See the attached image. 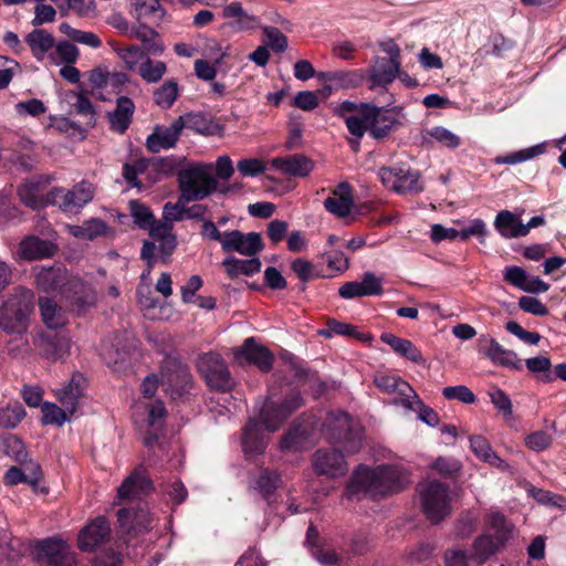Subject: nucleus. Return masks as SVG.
<instances>
[{
    "label": "nucleus",
    "mask_w": 566,
    "mask_h": 566,
    "mask_svg": "<svg viewBox=\"0 0 566 566\" xmlns=\"http://www.w3.org/2000/svg\"><path fill=\"white\" fill-rule=\"evenodd\" d=\"M283 424V394L270 389L258 416L250 417L241 429V448L248 460L262 455L269 444L270 434Z\"/></svg>",
    "instance_id": "nucleus-1"
},
{
    "label": "nucleus",
    "mask_w": 566,
    "mask_h": 566,
    "mask_svg": "<svg viewBox=\"0 0 566 566\" xmlns=\"http://www.w3.org/2000/svg\"><path fill=\"white\" fill-rule=\"evenodd\" d=\"M217 179L201 165L181 169L178 172L179 201L176 203L167 202L164 206L163 218L170 223L182 221L186 218V212H184L186 207L180 206V201L203 200L217 190Z\"/></svg>",
    "instance_id": "nucleus-2"
},
{
    "label": "nucleus",
    "mask_w": 566,
    "mask_h": 566,
    "mask_svg": "<svg viewBox=\"0 0 566 566\" xmlns=\"http://www.w3.org/2000/svg\"><path fill=\"white\" fill-rule=\"evenodd\" d=\"M405 484L402 472L392 465H379L370 469L359 465L347 482L348 495L368 494L370 496H385L399 492Z\"/></svg>",
    "instance_id": "nucleus-3"
},
{
    "label": "nucleus",
    "mask_w": 566,
    "mask_h": 566,
    "mask_svg": "<svg viewBox=\"0 0 566 566\" xmlns=\"http://www.w3.org/2000/svg\"><path fill=\"white\" fill-rule=\"evenodd\" d=\"M33 308V291L22 285L12 287L0 306V329L7 334H22Z\"/></svg>",
    "instance_id": "nucleus-4"
},
{
    "label": "nucleus",
    "mask_w": 566,
    "mask_h": 566,
    "mask_svg": "<svg viewBox=\"0 0 566 566\" xmlns=\"http://www.w3.org/2000/svg\"><path fill=\"white\" fill-rule=\"evenodd\" d=\"M323 431L328 442L343 444L347 454H354L361 448V428L344 411L328 412Z\"/></svg>",
    "instance_id": "nucleus-5"
},
{
    "label": "nucleus",
    "mask_w": 566,
    "mask_h": 566,
    "mask_svg": "<svg viewBox=\"0 0 566 566\" xmlns=\"http://www.w3.org/2000/svg\"><path fill=\"white\" fill-rule=\"evenodd\" d=\"M160 386L172 401L189 400L193 387V377L187 364L178 358L167 357L160 366Z\"/></svg>",
    "instance_id": "nucleus-6"
},
{
    "label": "nucleus",
    "mask_w": 566,
    "mask_h": 566,
    "mask_svg": "<svg viewBox=\"0 0 566 566\" xmlns=\"http://www.w3.org/2000/svg\"><path fill=\"white\" fill-rule=\"evenodd\" d=\"M418 492L422 511L427 518L437 524L451 513L452 495L447 484L439 481H424Z\"/></svg>",
    "instance_id": "nucleus-7"
},
{
    "label": "nucleus",
    "mask_w": 566,
    "mask_h": 566,
    "mask_svg": "<svg viewBox=\"0 0 566 566\" xmlns=\"http://www.w3.org/2000/svg\"><path fill=\"white\" fill-rule=\"evenodd\" d=\"M197 368L210 390L230 392L235 380L222 356L218 353H206L198 358Z\"/></svg>",
    "instance_id": "nucleus-8"
},
{
    "label": "nucleus",
    "mask_w": 566,
    "mask_h": 566,
    "mask_svg": "<svg viewBox=\"0 0 566 566\" xmlns=\"http://www.w3.org/2000/svg\"><path fill=\"white\" fill-rule=\"evenodd\" d=\"M34 554L41 566H77L76 554L60 537H46L36 541Z\"/></svg>",
    "instance_id": "nucleus-9"
},
{
    "label": "nucleus",
    "mask_w": 566,
    "mask_h": 566,
    "mask_svg": "<svg viewBox=\"0 0 566 566\" xmlns=\"http://www.w3.org/2000/svg\"><path fill=\"white\" fill-rule=\"evenodd\" d=\"M94 198V189L85 181L76 184L72 189L54 187L46 193L50 206H56L63 212H77Z\"/></svg>",
    "instance_id": "nucleus-10"
},
{
    "label": "nucleus",
    "mask_w": 566,
    "mask_h": 566,
    "mask_svg": "<svg viewBox=\"0 0 566 566\" xmlns=\"http://www.w3.org/2000/svg\"><path fill=\"white\" fill-rule=\"evenodd\" d=\"M61 298L66 307L76 315H82L93 308L96 304V292L93 286L84 280L71 276L62 290Z\"/></svg>",
    "instance_id": "nucleus-11"
},
{
    "label": "nucleus",
    "mask_w": 566,
    "mask_h": 566,
    "mask_svg": "<svg viewBox=\"0 0 566 566\" xmlns=\"http://www.w3.org/2000/svg\"><path fill=\"white\" fill-rule=\"evenodd\" d=\"M374 382L382 392L394 396L391 403L402 407L405 410H412L415 402L420 403L418 395L412 387L397 375L377 374Z\"/></svg>",
    "instance_id": "nucleus-12"
},
{
    "label": "nucleus",
    "mask_w": 566,
    "mask_h": 566,
    "mask_svg": "<svg viewBox=\"0 0 566 566\" xmlns=\"http://www.w3.org/2000/svg\"><path fill=\"white\" fill-rule=\"evenodd\" d=\"M378 176L385 187L400 193L420 192L422 186L419 182L417 171L406 167H382Z\"/></svg>",
    "instance_id": "nucleus-13"
},
{
    "label": "nucleus",
    "mask_w": 566,
    "mask_h": 566,
    "mask_svg": "<svg viewBox=\"0 0 566 566\" xmlns=\"http://www.w3.org/2000/svg\"><path fill=\"white\" fill-rule=\"evenodd\" d=\"M233 354L234 359L242 366L253 365L263 373L270 371L273 367V353L266 346L256 343L254 337L247 338Z\"/></svg>",
    "instance_id": "nucleus-14"
},
{
    "label": "nucleus",
    "mask_w": 566,
    "mask_h": 566,
    "mask_svg": "<svg viewBox=\"0 0 566 566\" xmlns=\"http://www.w3.org/2000/svg\"><path fill=\"white\" fill-rule=\"evenodd\" d=\"M111 524L104 515L88 521L77 535V547L82 552L92 553L111 541Z\"/></svg>",
    "instance_id": "nucleus-15"
},
{
    "label": "nucleus",
    "mask_w": 566,
    "mask_h": 566,
    "mask_svg": "<svg viewBox=\"0 0 566 566\" xmlns=\"http://www.w3.org/2000/svg\"><path fill=\"white\" fill-rule=\"evenodd\" d=\"M312 465L317 474L331 479L344 476L348 471L344 454L335 448L316 450L312 457Z\"/></svg>",
    "instance_id": "nucleus-16"
},
{
    "label": "nucleus",
    "mask_w": 566,
    "mask_h": 566,
    "mask_svg": "<svg viewBox=\"0 0 566 566\" xmlns=\"http://www.w3.org/2000/svg\"><path fill=\"white\" fill-rule=\"evenodd\" d=\"M478 350L493 364L513 369H521V360L516 353L504 348L497 340L488 334H481L478 338Z\"/></svg>",
    "instance_id": "nucleus-17"
},
{
    "label": "nucleus",
    "mask_w": 566,
    "mask_h": 566,
    "mask_svg": "<svg viewBox=\"0 0 566 566\" xmlns=\"http://www.w3.org/2000/svg\"><path fill=\"white\" fill-rule=\"evenodd\" d=\"M221 247L224 252L235 251L247 256H254L263 249V243L258 232L244 234L239 230H232L223 232Z\"/></svg>",
    "instance_id": "nucleus-18"
},
{
    "label": "nucleus",
    "mask_w": 566,
    "mask_h": 566,
    "mask_svg": "<svg viewBox=\"0 0 566 566\" xmlns=\"http://www.w3.org/2000/svg\"><path fill=\"white\" fill-rule=\"evenodd\" d=\"M154 491V484L144 465L136 467L117 489L119 500H129L147 495Z\"/></svg>",
    "instance_id": "nucleus-19"
},
{
    "label": "nucleus",
    "mask_w": 566,
    "mask_h": 566,
    "mask_svg": "<svg viewBox=\"0 0 566 566\" xmlns=\"http://www.w3.org/2000/svg\"><path fill=\"white\" fill-rule=\"evenodd\" d=\"M366 119L369 123V135L375 139L388 136L399 124L390 109L367 104Z\"/></svg>",
    "instance_id": "nucleus-20"
},
{
    "label": "nucleus",
    "mask_w": 566,
    "mask_h": 566,
    "mask_svg": "<svg viewBox=\"0 0 566 566\" xmlns=\"http://www.w3.org/2000/svg\"><path fill=\"white\" fill-rule=\"evenodd\" d=\"M71 276L65 266L54 264L49 268L42 266L38 269L34 281L40 291L44 293L57 292L61 295L63 287Z\"/></svg>",
    "instance_id": "nucleus-21"
},
{
    "label": "nucleus",
    "mask_w": 566,
    "mask_h": 566,
    "mask_svg": "<svg viewBox=\"0 0 566 566\" xmlns=\"http://www.w3.org/2000/svg\"><path fill=\"white\" fill-rule=\"evenodd\" d=\"M184 129L181 118H177L168 127H156L146 139V147L150 153H159L176 145Z\"/></svg>",
    "instance_id": "nucleus-22"
},
{
    "label": "nucleus",
    "mask_w": 566,
    "mask_h": 566,
    "mask_svg": "<svg viewBox=\"0 0 566 566\" xmlns=\"http://www.w3.org/2000/svg\"><path fill=\"white\" fill-rule=\"evenodd\" d=\"M117 523L123 533L137 534L150 527L148 511L142 506L122 507L117 511Z\"/></svg>",
    "instance_id": "nucleus-23"
},
{
    "label": "nucleus",
    "mask_w": 566,
    "mask_h": 566,
    "mask_svg": "<svg viewBox=\"0 0 566 566\" xmlns=\"http://www.w3.org/2000/svg\"><path fill=\"white\" fill-rule=\"evenodd\" d=\"M158 242L159 244L156 247L155 242L145 240L140 250V259L148 265V273H150L157 261L156 251H158L160 261L167 264L178 244L176 235L166 237L163 240H158Z\"/></svg>",
    "instance_id": "nucleus-24"
},
{
    "label": "nucleus",
    "mask_w": 566,
    "mask_h": 566,
    "mask_svg": "<svg viewBox=\"0 0 566 566\" xmlns=\"http://www.w3.org/2000/svg\"><path fill=\"white\" fill-rule=\"evenodd\" d=\"M135 108V103L130 97H117L115 109L107 113L109 129L119 135L125 134L133 122Z\"/></svg>",
    "instance_id": "nucleus-25"
},
{
    "label": "nucleus",
    "mask_w": 566,
    "mask_h": 566,
    "mask_svg": "<svg viewBox=\"0 0 566 566\" xmlns=\"http://www.w3.org/2000/svg\"><path fill=\"white\" fill-rule=\"evenodd\" d=\"M398 67L396 64L388 61L386 57L376 56L373 59L371 64L367 69V75L370 82V90L376 87H387L392 83L397 76Z\"/></svg>",
    "instance_id": "nucleus-26"
},
{
    "label": "nucleus",
    "mask_w": 566,
    "mask_h": 566,
    "mask_svg": "<svg viewBox=\"0 0 566 566\" xmlns=\"http://www.w3.org/2000/svg\"><path fill=\"white\" fill-rule=\"evenodd\" d=\"M184 123V128L191 129L205 136L221 135L223 126L217 123L213 117L207 113H187L179 116Z\"/></svg>",
    "instance_id": "nucleus-27"
},
{
    "label": "nucleus",
    "mask_w": 566,
    "mask_h": 566,
    "mask_svg": "<svg viewBox=\"0 0 566 566\" xmlns=\"http://www.w3.org/2000/svg\"><path fill=\"white\" fill-rule=\"evenodd\" d=\"M84 390L85 378L81 373H75L66 386L56 390L55 397L70 413H74Z\"/></svg>",
    "instance_id": "nucleus-28"
},
{
    "label": "nucleus",
    "mask_w": 566,
    "mask_h": 566,
    "mask_svg": "<svg viewBox=\"0 0 566 566\" xmlns=\"http://www.w3.org/2000/svg\"><path fill=\"white\" fill-rule=\"evenodd\" d=\"M353 205L352 187L347 182H342L324 201L326 210L339 218L348 216Z\"/></svg>",
    "instance_id": "nucleus-29"
},
{
    "label": "nucleus",
    "mask_w": 566,
    "mask_h": 566,
    "mask_svg": "<svg viewBox=\"0 0 566 566\" xmlns=\"http://www.w3.org/2000/svg\"><path fill=\"white\" fill-rule=\"evenodd\" d=\"M56 247L44 239L30 235L24 238L19 244L20 256L24 260H38L52 256Z\"/></svg>",
    "instance_id": "nucleus-30"
},
{
    "label": "nucleus",
    "mask_w": 566,
    "mask_h": 566,
    "mask_svg": "<svg viewBox=\"0 0 566 566\" xmlns=\"http://www.w3.org/2000/svg\"><path fill=\"white\" fill-rule=\"evenodd\" d=\"M286 374L292 375L295 378L297 387L304 391L314 389L316 385L317 389L314 390L315 394H321L324 390V384L319 381L316 374L303 369L298 366L294 357L285 354V375Z\"/></svg>",
    "instance_id": "nucleus-31"
},
{
    "label": "nucleus",
    "mask_w": 566,
    "mask_h": 566,
    "mask_svg": "<svg viewBox=\"0 0 566 566\" xmlns=\"http://www.w3.org/2000/svg\"><path fill=\"white\" fill-rule=\"evenodd\" d=\"M494 227L505 239L525 237L527 234V229L521 219L509 210H502L496 214Z\"/></svg>",
    "instance_id": "nucleus-32"
},
{
    "label": "nucleus",
    "mask_w": 566,
    "mask_h": 566,
    "mask_svg": "<svg viewBox=\"0 0 566 566\" xmlns=\"http://www.w3.org/2000/svg\"><path fill=\"white\" fill-rule=\"evenodd\" d=\"M39 308L43 323L48 328L56 329L67 323L65 311L50 297L39 298Z\"/></svg>",
    "instance_id": "nucleus-33"
},
{
    "label": "nucleus",
    "mask_w": 566,
    "mask_h": 566,
    "mask_svg": "<svg viewBox=\"0 0 566 566\" xmlns=\"http://www.w3.org/2000/svg\"><path fill=\"white\" fill-rule=\"evenodd\" d=\"M470 448L480 460L490 465L496 467L502 471L510 469V465L493 451L490 442L484 437L472 436L470 438Z\"/></svg>",
    "instance_id": "nucleus-34"
},
{
    "label": "nucleus",
    "mask_w": 566,
    "mask_h": 566,
    "mask_svg": "<svg viewBox=\"0 0 566 566\" xmlns=\"http://www.w3.org/2000/svg\"><path fill=\"white\" fill-rule=\"evenodd\" d=\"M380 339L398 355L417 364L424 363L421 352L409 339L400 338L391 333H384Z\"/></svg>",
    "instance_id": "nucleus-35"
},
{
    "label": "nucleus",
    "mask_w": 566,
    "mask_h": 566,
    "mask_svg": "<svg viewBox=\"0 0 566 566\" xmlns=\"http://www.w3.org/2000/svg\"><path fill=\"white\" fill-rule=\"evenodd\" d=\"M367 104L360 105V111L357 114L347 116L344 120L348 132L354 138L349 139L352 148L357 151L359 148V140L366 132L369 133V123L366 119Z\"/></svg>",
    "instance_id": "nucleus-36"
},
{
    "label": "nucleus",
    "mask_w": 566,
    "mask_h": 566,
    "mask_svg": "<svg viewBox=\"0 0 566 566\" xmlns=\"http://www.w3.org/2000/svg\"><path fill=\"white\" fill-rule=\"evenodd\" d=\"M280 483L281 474L277 471H272L268 468L260 470V474L256 479V489L269 505L275 502V491Z\"/></svg>",
    "instance_id": "nucleus-37"
},
{
    "label": "nucleus",
    "mask_w": 566,
    "mask_h": 566,
    "mask_svg": "<svg viewBox=\"0 0 566 566\" xmlns=\"http://www.w3.org/2000/svg\"><path fill=\"white\" fill-rule=\"evenodd\" d=\"M25 42L30 46L32 54L36 60H42L48 51L54 45V38L43 29H34L25 36Z\"/></svg>",
    "instance_id": "nucleus-38"
},
{
    "label": "nucleus",
    "mask_w": 566,
    "mask_h": 566,
    "mask_svg": "<svg viewBox=\"0 0 566 566\" xmlns=\"http://www.w3.org/2000/svg\"><path fill=\"white\" fill-rule=\"evenodd\" d=\"M222 264L227 269L230 277H237L239 274L251 276L261 270V261L258 258L240 260L234 256L227 258Z\"/></svg>",
    "instance_id": "nucleus-39"
},
{
    "label": "nucleus",
    "mask_w": 566,
    "mask_h": 566,
    "mask_svg": "<svg viewBox=\"0 0 566 566\" xmlns=\"http://www.w3.org/2000/svg\"><path fill=\"white\" fill-rule=\"evenodd\" d=\"M18 196L27 207L33 210H40L50 206L46 201V195L40 193V185L38 182H28L19 186Z\"/></svg>",
    "instance_id": "nucleus-40"
},
{
    "label": "nucleus",
    "mask_w": 566,
    "mask_h": 566,
    "mask_svg": "<svg viewBox=\"0 0 566 566\" xmlns=\"http://www.w3.org/2000/svg\"><path fill=\"white\" fill-rule=\"evenodd\" d=\"M0 451L18 463L25 462L28 452L22 440L12 433L0 434Z\"/></svg>",
    "instance_id": "nucleus-41"
},
{
    "label": "nucleus",
    "mask_w": 566,
    "mask_h": 566,
    "mask_svg": "<svg viewBox=\"0 0 566 566\" xmlns=\"http://www.w3.org/2000/svg\"><path fill=\"white\" fill-rule=\"evenodd\" d=\"M179 95V86L175 78L167 80L154 91V103L163 109H169Z\"/></svg>",
    "instance_id": "nucleus-42"
},
{
    "label": "nucleus",
    "mask_w": 566,
    "mask_h": 566,
    "mask_svg": "<svg viewBox=\"0 0 566 566\" xmlns=\"http://www.w3.org/2000/svg\"><path fill=\"white\" fill-rule=\"evenodd\" d=\"M223 17L234 19V24L239 30L254 29L259 24L258 19L244 12L239 2H231L224 7Z\"/></svg>",
    "instance_id": "nucleus-43"
},
{
    "label": "nucleus",
    "mask_w": 566,
    "mask_h": 566,
    "mask_svg": "<svg viewBox=\"0 0 566 566\" xmlns=\"http://www.w3.org/2000/svg\"><path fill=\"white\" fill-rule=\"evenodd\" d=\"M314 169V163L304 155L285 157V176L304 178Z\"/></svg>",
    "instance_id": "nucleus-44"
},
{
    "label": "nucleus",
    "mask_w": 566,
    "mask_h": 566,
    "mask_svg": "<svg viewBox=\"0 0 566 566\" xmlns=\"http://www.w3.org/2000/svg\"><path fill=\"white\" fill-rule=\"evenodd\" d=\"M167 72V65L163 61H154L147 56L138 66V75L147 83L159 82Z\"/></svg>",
    "instance_id": "nucleus-45"
},
{
    "label": "nucleus",
    "mask_w": 566,
    "mask_h": 566,
    "mask_svg": "<svg viewBox=\"0 0 566 566\" xmlns=\"http://www.w3.org/2000/svg\"><path fill=\"white\" fill-rule=\"evenodd\" d=\"M496 551V545L490 536H481L473 543L471 559L474 565L486 562Z\"/></svg>",
    "instance_id": "nucleus-46"
},
{
    "label": "nucleus",
    "mask_w": 566,
    "mask_h": 566,
    "mask_svg": "<svg viewBox=\"0 0 566 566\" xmlns=\"http://www.w3.org/2000/svg\"><path fill=\"white\" fill-rule=\"evenodd\" d=\"M25 417V409L20 402L0 408V429H13Z\"/></svg>",
    "instance_id": "nucleus-47"
},
{
    "label": "nucleus",
    "mask_w": 566,
    "mask_h": 566,
    "mask_svg": "<svg viewBox=\"0 0 566 566\" xmlns=\"http://www.w3.org/2000/svg\"><path fill=\"white\" fill-rule=\"evenodd\" d=\"M323 258L326 260L327 270L321 272L323 277H333L345 272L349 262L345 254L340 251L326 252Z\"/></svg>",
    "instance_id": "nucleus-48"
},
{
    "label": "nucleus",
    "mask_w": 566,
    "mask_h": 566,
    "mask_svg": "<svg viewBox=\"0 0 566 566\" xmlns=\"http://www.w3.org/2000/svg\"><path fill=\"white\" fill-rule=\"evenodd\" d=\"M71 94L75 97L73 107L75 108L76 113L81 116L87 117L86 124L93 127L96 124V112L91 99L88 98V92L81 91L76 93L72 91Z\"/></svg>",
    "instance_id": "nucleus-49"
},
{
    "label": "nucleus",
    "mask_w": 566,
    "mask_h": 566,
    "mask_svg": "<svg viewBox=\"0 0 566 566\" xmlns=\"http://www.w3.org/2000/svg\"><path fill=\"white\" fill-rule=\"evenodd\" d=\"M365 78V72L360 70H352V71H335L332 72L328 76V80L332 81L335 85L339 87H356L363 83Z\"/></svg>",
    "instance_id": "nucleus-50"
},
{
    "label": "nucleus",
    "mask_w": 566,
    "mask_h": 566,
    "mask_svg": "<svg viewBox=\"0 0 566 566\" xmlns=\"http://www.w3.org/2000/svg\"><path fill=\"white\" fill-rule=\"evenodd\" d=\"M117 55L124 61L126 69L129 71H138L139 64L148 56L137 45H129L127 48L115 49Z\"/></svg>",
    "instance_id": "nucleus-51"
},
{
    "label": "nucleus",
    "mask_w": 566,
    "mask_h": 566,
    "mask_svg": "<svg viewBox=\"0 0 566 566\" xmlns=\"http://www.w3.org/2000/svg\"><path fill=\"white\" fill-rule=\"evenodd\" d=\"M129 211L134 219V223L139 229L146 230L155 220V216L150 209L139 200L129 201Z\"/></svg>",
    "instance_id": "nucleus-52"
},
{
    "label": "nucleus",
    "mask_w": 566,
    "mask_h": 566,
    "mask_svg": "<svg viewBox=\"0 0 566 566\" xmlns=\"http://www.w3.org/2000/svg\"><path fill=\"white\" fill-rule=\"evenodd\" d=\"M544 150V145H535L533 147L522 149L506 156L496 157L494 161L496 164L516 165L543 154Z\"/></svg>",
    "instance_id": "nucleus-53"
},
{
    "label": "nucleus",
    "mask_w": 566,
    "mask_h": 566,
    "mask_svg": "<svg viewBox=\"0 0 566 566\" xmlns=\"http://www.w3.org/2000/svg\"><path fill=\"white\" fill-rule=\"evenodd\" d=\"M65 340L59 337H44L40 342L41 355L48 359L57 360L65 353Z\"/></svg>",
    "instance_id": "nucleus-54"
},
{
    "label": "nucleus",
    "mask_w": 566,
    "mask_h": 566,
    "mask_svg": "<svg viewBox=\"0 0 566 566\" xmlns=\"http://www.w3.org/2000/svg\"><path fill=\"white\" fill-rule=\"evenodd\" d=\"M42 411V423L43 424H56L62 426L65 421H69L65 408L62 409L53 402L45 401L41 406Z\"/></svg>",
    "instance_id": "nucleus-55"
},
{
    "label": "nucleus",
    "mask_w": 566,
    "mask_h": 566,
    "mask_svg": "<svg viewBox=\"0 0 566 566\" xmlns=\"http://www.w3.org/2000/svg\"><path fill=\"white\" fill-rule=\"evenodd\" d=\"M291 270L302 282H308L315 277L322 276L321 272L316 271L315 265L303 258L295 259L291 262Z\"/></svg>",
    "instance_id": "nucleus-56"
},
{
    "label": "nucleus",
    "mask_w": 566,
    "mask_h": 566,
    "mask_svg": "<svg viewBox=\"0 0 566 566\" xmlns=\"http://www.w3.org/2000/svg\"><path fill=\"white\" fill-rule=\"evenodd\" d=\"M525 365L531 373L541 375L542 379L547 381L553 379L551 377L552 363L549 358L545 356L532 357L526 359Z\"/></svg>",
    "instance_id": "nucleus-57"
},
{
    "label": "nucleus",
    "mask_w": 566,
    "mask_h": 566,
    "mask_svg": "<svg viewBox=\"0 0 566 566\" xmlns=\"http://www.w3.org/2000/svg\"><path fill=\"white\" fill-rule=\"evenodd\" d=\"M134 6L138 18L154 17L161 19L164 9L160 7L159 0H134Z\"/></svg>",
    "instance_id": "nucleus-58"
},
{
    "label": "nucleus",
    "mask_w": 566,
    "mask_h": 566,
    "mask_svg": "<svg viewBox=\"0 0 566 566\" xmlns=\"http://www.w3.org/2000/svg\"><path fill=\"white\" fill-rule=\"evenodd\" d=\"M489 397L494 407L505 417H510L513 412V406L510 397L500 388L493 387L489 391Z\"/></svg>",
    "instance_id": "nucleus-59"
},
{
    "label": "nucleus",
    "mask_w": 566,
    "mask_h": 566,
    "mask_svg": "<svg viewBox=\"0 0 566 566\" xmlns=\"http://www.w3.org/2000/svg\"><path fill=\"white\" fill-rule=\"evenodd\" d=\"M442 395L449 400H459L463 403L475 402L474 394L464 385L446 387Z\"/></svg>",
    "instance_id": "nucleus-60"
},
{
    "label": "nucleus",
    "mask_w": 566,
    "mask_h": 566,
    "mask_svg": "<svg viewBox=\"0 0 566 566\" xmlns=\"http://www.w3.org/2000/svg\"><path fill=\"white\" fill-rule=\"evenodd\" d=\"M237 169L243 177H255L265 171V165L258 158H244L238 161Z\"/></svg>",
    "instance_id": "nucleus-61"
},
{
    "label": "nucleus",
    "mask_w": 566,
    "mask_h": 566,
    "mask_svg": "<svg viewBox=\"0 0 566 566\" xmlns=\"http://www.w3.org/2000/svg\"><path fill=\"white\" fill-rule=\"evenodd\" d=\"M429 135L440 144L449 148H457L461 143V139L458 135L441 126L433 127L429 132Z\"/></svg>",
    "instance_id": "nucleus-62"
},
{
    "label": "nucleus",
    "mask_w": 566,
    "mask_h": 566,
    "mask_svg": "<svg viewBox=\"0 0 566 566\" xmlns=\"http://www.w3.org/2000/svg\"><path fill=\"white\" fill-rule=\"evenodd\" d=\"M312 428V423L306 426H296L293 431L289 432V434H285V449L290 447H301L302 442L307 440V438L310 437Z\"/></svg>",
    "instance_id": "nucleus-63"
},
{
    "label": "nucleus",
    "mask_w": 566,
    "mask_h": 566,
    "mask_svg": "<svg viewBox=\"0 0 566 566\" xmlns=\"http://www.w3.org/2000/svg\"><path fill=\"white\" fill-rule=\"evenodd\" d=\"M518 306L522 311L536 316H545L548 314V308L538 298L533 296L520 297Z\"/></svg>",
    "instance_id": "nucleus-64"
}]
</instances>
